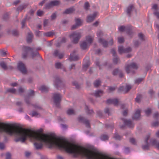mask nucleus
Returning <instances> with one entry per match:
<instances>
[{
  "label": "nucleus",
  "instance_id": "nucleus-1",
  "mask_svg": "<svg viewBox=\"0 0 159 159\" xmlns=\"http://www.w3.org/2000/svg\"><path fill=\"white\" fill-rule=\"evenodd\" d=\"M5 132L10 135H14L15 141L24 143L27 138L38 141L34 143L36 150L42 148L43 143L51 146H55L78 156L86 157V159H100V152L97 150H90L78 144L71 143L67 140L57 137L52 134H41L30 129H24L14 124L0 123V132Z\"/></svg>",
  "mask_w": 159,
  "mask_h": 159
},
{
  "label": "nucleus",
  "instance_id": "nucleus-2",
  "mask_svg": "<svg viewBox=\"0 0 159 159\" xmlns=\"http://www.w3.org/2000/svg\"><path fill=\"white\" fill-rule=\"evenodd\" d=\"M34 49L29 47L24 46L23 48L22 57L25 58L29 54V52H31V56L32 58H34L37 56H39V54L37 51L33 52Z\"/></svg>",
  "mask_w": 159,
  "mask_h": 159
},
{
  "label": "nucleus",
  "instance_id": "nucleus-3",
  "mask_svg": "<svg viewBox=\"0 0 159 159\" xmlns=\"http://www.w3.org/2000/svg\"><path fill=\"white\" fill-rule=\"evenodd\" d=\"M138 65L136 63L133 62L129 65H126L125 67V70L127 73L133 74L135 72V70L138 69Z\"/></svg>",
  "mask_w": 159,
  "mask_h": 159
},
{
  "label": "nucleus",
  "instance_id": "nucleus-4",
  "mask_svg": "<svg viewBox=\"0 0 159 159\" xmlns=\"http://www.w3.org/2000/svg\"><path fill=\"white\" fill-rule=\"evenodd\" d=\"M62 96L59 93H55L53 96V99L54 104L57 107H60V103L61 101Z\"/></svg>",
  "mask_w": 159,
  "mask_h": 159
},
{
  "label": "nucleus",
  "instance_id": "nucleus-5",
  "mask_svg": "<svg viewBox=\"0 0 159 159\" xmlns=\"http://www.w3.org/2000/svg\"><path fill=\"white\" fill-rule=\"evenodd\" d=\"M81 36V33L77 32H74L70 35V38L73 39V42L74 43H78Z\"/></svg>",
  "mask_w": 159,
  "mask_h": 159
},
{
  "label": "nucleus",
  "instance_id": "nucleus-6",
  "mask_svg": "<svg viewBox=\"0 0 159 159\" xmlns=\"http://www.w3.org/2000/svg\"><path fill=\"white\" fill-rule=\"evenodd\" d=\"M124 125H121L120 127L121 128H124L125 126H128L129 128H133L134 126V124L132 121L130 120H127L125 119H122Z\"/></svg>",
  "mask_w": 159,
  "mask_h": 159
},
{
  "label": "nucleus",
  "instance_id": "nucleus-7",
  "mask_svg": "<svg viewBox=\"0 0 159 159\" xmlns=\"http://www.w3.org/2000/svg\"><path fill=\"white\" fill-rule=\"evenodd\" d=\"M118 29L121 32H122L125 31L127 34L129 35H131L132 33L131 27L129 26H121L119 27Z\"/></svg>",
  "mask_w": 159,
  "mask_h": 159
},
{
  "label": "nucleus",
  "instance_id": "nucleus-8",
  "mask_svg": "<svg viewBox=\"0 0 159 159\" xmlns=\"http://www.w3.org/2000/svg\"><path fill=\"white\" fill-rule=\"evenodd\" d=\"M17 68L23 74L26 73V69L25 65L22 61H19L18 64Z\"/></svg>",
  "mask_w": 159,
  "mask_h": 159
},
{
  "label": "nucleus",
  "instance_id": "nucleus-9",
  "mask_svg": "<svg viewBox=\"0 0 159 159\" xmlns=\"http://www.w3.org/2000/svg\"><path fill=\"white\" fill-rule=\"evenodd\" d=\"M132 88V86L129 84H126L125 86L120 87L118 89V92H123L125 93L128 92Z\"/></svg>",
  "mask_w": 159,
  "mask_h": 159
},
{
  "label": "nucleus",
  "instance_id": "nucleus-10",
  "mask_svg": "<svg viewBox=\"0 0 159 159\" xmlns=\"http://www.w3.org/2000/svg\"><path fill=\"white\" fill-rule=\"evenodd\" d=\"M150 134L147 135L144 140L145 144L143 145L142 148L144 150H148L149 149V144L148 142V141L150 137Z\"/></svg>",
  "mask_w": 159,
  "mask_h": 159
},
{
  "label": "nucleus",
  "instance_id": "nucleus-11",
  "mask_svg": "<svg viewBox=\"0 0 159 159\" xmlns=\"http://www.w3.org/2000/svg\"><path fill=\"white\" fill-rule=\"evenodd\" d=\"M75 25H73L72 27V30H75L82 25V21L79 18L75 19Z\"/></svg>",
  "mask_w": 159,
  "mask_h": 159
},
{
  "label": "nucleus",
  "instance_id": "nucleus-12",
  "mask_svg": "<svg viewBox=\"0 0 159 159\" xmlns=\"http://www.w3.org/2000/svg\"><path fill=\"white\" fill-rule=\"evenodd\" d=\"M111 53L112 54L113 57V62L115 64L117 63L119 61V58L116 56L115 50L114 49H112L111 50Z\"/></svg>",
  "mask_w": 159,
  "mask_h": 159
},
{
  "label": "nucleus",
  "instance_id": "nucleus-13",
  "mask_svg": "<svg viewBox=\"0 0 159 159\" xmlns=\"http://www.w3.org/2000/svg\"><path fill=\"white\" fill-rule=\"evenodd\" d=\"M135 8L133 5H130L127 8L126 12L129 16H130L132 12L134 11Z\"/></svg>",
  "mask_w": 159,
  "mask_h": 159
},
{
  "label": "nucleus",
  "instance_id": "nucleus-14",
  "mask_svg": "<svg viewBox=\"0 0 159 159\" xmlns=\"http://www.w3.org/2000/svg\"><path fill=\"white\" fill-rule=\"evenodd\" d=\"M34 91L32 90H30L29 92L28 95V96L26 97L25 98V102L28 105L30 104V96H32L34 95Z\"/></svg>",
  "mask_w": 159,
  "mask_h": 159
},
{
  "label": "nucleus",
  "instance_id": "nucleus-15",
  "mask_svg": "<svg viewBox=\"0 0 159 159\" xmlns=\"http://www.w3.org/2000/svg\"><path fill=\"white\" fill-rule=\"evenodd\" d=\"M97 14V12H96L92 15H89L87 17V21L88 22H92L94 20Z\"/></svg>",
  "mask_w": 159,
  "mask_h": 159
},
{
  "label": "nucleus",
  "instance_id": "nucleus-16",
  "mask_svg": "<svg viewBox=\"0 0 159 159\" xmlns=\"http://www.w3.org/2000/svg\"><path fill=\"white\" fill-rule=\"evenodd\" d=\"M79 120L81 121L84 123L86 126L88 128L90 127V123L88 120L85 119L82 116H80L79 118Z\"/></svg>",
  "mask_w": 159,
  "mask_h": 159
},
{
  "label": "nucleus",
  "instance_id": "nucleus-17",
  "mask_svg": "<svg viewBox=\"0 0 159 159\" xmlns=\"http://www.w3.org/2000/svg\"><path fill=\"white\" fill-rule=\"evenodd\" d=\"M118 102V100L116 98L109 99L107 101V104H113L115 106H117Z\"/></svg>",
  "mask_w": 159,
  "mask_h": 159
},
{
  "label": "nucleus",
  "instance_id": "nucleus-18",
  "mask_svg": "<svg viewBox=\"0 0 159 159\" xmlns=\"http://www.w3.org/2000/svg\"><path fill=\"white\" fill-rule=\"evenodd\" d=\"M75 51H74L73 53L70 54V56L69 58L70 61H76L78 60V57L77 55H75Z\"/></svg>",
  "mask_w": 159,
  "mask_h": 159
},
{
  "label": "nucleus",
  "instance_id": "nucleus-19",
  "mask_svg": "<svg viewBox=\"0 0 159 159\" xmlns=\"http://www.w3.org/2000/svg\"><path fill=\"white\" fill-rule=\"evenodd\" d=\"M152 8L155 10L154 12V14L156 16L157 18L159 19V7L157 8V4L154 5Z\"/></svg>",
  "mask_w": 159,
  "mask_h": 159
},
{
  "label": "nucleus",
  "instance_id": "nucleus-20",
  "mask_svg": "<svg viewBox=\"0 0 159 159\" xmlns=\"http://www.w3.org/2000/svg\"><path fill=\"white\" fill-rule=\"evenodd\" d=\"M61 81L59 77H56L55 78L54 84L56 87H59L61 84Z\"/></svg>",
  "mask_w": 159,
  "mask_h": 159
},
{
  "label": "nucleus",
  "instance_id": "nucleus-21",
  "mask_svg": "<svg viewBox=\"0 0 159 159\" xmlns=\"http://www.w3.org/2000/svg\"><path fill=\"white\" fill-rule=\"evenodd\" d=\"M89 45L87 42L85 41L82 42L80 44V47L83 49H85L89 47Z\"/></svg>",
  "mask_w": 159,
  "mask_h": 159
},
{
  "label": "nucleus",
  "instance_id": "nucleus-22",
  "mask_svg": "<svg viewBox=\"0 0 159 159\" xmlns=\"http://www.w3.org/2000/svg\"><path fill=\"white\" fill-rule=\"evenodd\" d=\"M140 110L139 109L137 110L134 114L132 118L133 119H138L140 117Z\"/></svg>",
  "mask_w": 159,
  "mask_h": 159
},
{
  "label": "nucleus",
  "instance_id": "nucleus-23",
  "mask_svg": "<svg viewBox=\"0 0 159 159\" xmlns=\"http://www.w3.org/2000/svg\"><path fill=\"white\" fill-rule=\"evenodd\" d=\"M93 37L94 36L88 35L86 37L85 41L87 42L89 45H90L93 42Z\"/></svg>",
  "mask_w": 159,
  "mask_h": 159
},
{
  "label": "nucleus",
  "instance_id": "nucleus-24",
  "mask_svg": "<svg viewBox=\"0 0 159 159\" xmlns=\"http://www.w3.org/2000/svg\"><path fill=\"white\" fill-rule=\"evenodd\" d=\"M75 11L74 7H71L66 10L63 12L64 14H69L72 13Z\"/></svg>",
  "mask_w": 159,
  "mask_h": 159
},
{
  "label": "nucleus",
  "instance_id": "nucleus-25",
  "mask_svg": "<svg viewBox=\"0 0 159 159\" xmlns=\"http://www.w3.org/2000/svg\"><path fill=\"white\" fill-rule=\"evenodd\" d=\"M103 94V92L101 90H98L96 91L94 93V95L96 97H99L102 96Z\"/></svg>",
  "mask_w": 159,
  "mask_h": 159
},
{
  "label": "nucleus",
  "instance_id": "nucleus-26",
  "mask_svg": "<svg viewBox=\"0 0 159 159\" xmlns=\"http://www.w3.org/2000/svg\"><path fill=\"white\" fill-rule=\"evenodd\" d=\"M152 144L155 146L157 149H159V141L153 139L151 140Z\"/></svg>",
  "mask_w": 159,
  "mask_h": 159
},
{
  "label": "nucleus",
  "instance_id": "nucleus-27",
  "mask_svg": "<svg viewBox=\"0 0 159 159\" xmlns=\"http://www.w3.org/2000/svg\"><path fill=\"white\" fill-rule=\"evenodd\" d=\"M99 42L101 43L104 47H107L108 45L107 42L104 39L100 38L99 39Z\"/></svg>",
  "mask_w": 159,
  "mask_h": 159
},
{
  "label": "nucleus",
  "instance_id": "nucleus-28",
  "mask_svg": "<svg viewBox=\"0 0 159 159\" xmlns=\"http://www.w3.org/2000/svg\"><path fill=\"white\" fill-rule=\"evenodd\" d=\"M33 37V34L31 32L28 33L27 38V41L28 43H30Z\"/></svg>",
  "mask_w": 159,
  "mask_h": 159
},
{
  "label": "nucleus",
  "instance_id": "nucleus-29",
  "mask_svg": "<svg viewBox=\"0 0 159 159\" xmlns=\"http://www.w3.org/2000/svg\"><path fill=\"white\" fill-rule=\"evenodd\" d=\"M39 89L43 92H46L48 91L49 88L46 86L43 85L39 88Z\"/></svg>",
  "mask_w": 159,
  "mask_h": 159
},
{
  "label": "nucleus",
  "instance_id": "nucleus-30",
  "mask_svg": "<svg viewBox=\"0 0 159 159\" xmlns=\"http://www.w3.org/2000/svg\"><path fill=\"white\" fill-rule=\"evenodd\" d=\"M85 110L88 114L91 115L94 113L93 110L92 109H90V108L87 105L85 106Z\"/></svg>",
  "mask_w": 159,
  "mask_h": 159
},
{
  "label": "nucleus",
  "instance_id": "nucleus-31",
  "mask_svg": "<svg viewBox=\"0 0 159 159\" xmlns=\"http://www.w3.org/2000/svg\"><path fill=\"white\" fill-rule=\"evenodd\" d=\"M90 66V62L89 60H88L86 62H84V64L83 65V70L85 71Z\"/></svg>",
  "mask_w": 159,
  "mask_h": 159
},
{
  "label": "nucleus",
  "instance_id": "nucleus-32",
  "mask_svg": "<svg viewBox=\"0 0 159 159\" xmlns=\"http://www.w3.org/2000/svg\"><path fill=\"white\" fill-rule=\"evenodd\" d=\"M27 6V4H23L19 6L17 9L18 11H21L23 9L25 8Z\"/></svg>",
  "mask_w": 159,
  "mask_h": 159
},
{
  "label": "nucleus",
  "instance_id": "nucleus-33",
  "mask_svg": "<svg viewBox=\"0 0 159 159\" xmlns=\"http://www.w3.org/2000/svg\"><path fill=\"white\" fill-rule=\"evenodd\" d=\"M101 81L99 80H95L93 83L94 86L95 87H98L101 84Z\"/></svg>",
  "mask_w": 159,
  "mask_h": 159
},
{
  "label": "nucleus",
  "instance_id": "nucleus-34",
  "mask_svg": "<svg viewBox=\"0 0 159 159\" xmlns=\"http://www.w3.org/2000/svg\"><path fill=\"white\" fill-rule=\"evenodd\" d=\"M67 113L68 115H73L75 114V111L72 109H69L67 111Z\"/></svg>",
  "mask_w": 159,
  "mask_h": 159
},
{
  "label": "nucleus",
  "instance_id": "nucleus-35",
  "mask_svg": "<svg viewBox=\"0 0 159 159\" xmlns=\"http://www.w3.org/2000/svg\"><path fill=\"white\" fill-rule=\"evenodd\" d=\"M113 138L116 140H120L122 137V136L120 135L117 133H116L114 134Z\"/></svg>",
  "mask_w": 159,
  "mask_h": 159
},
{
  "label": "nucleus",
  "instance_id": "nucleus-36",
  "mask_svg": "<svg viewBox=\"0 0 159 159\" xmlns=\"http://www.w3.org/2000/svg\"><path fill=\"white\" fill-rule=\"evenodd\" d=\"M118 52L120 54L125 53V48L123 46H119L118 47Z\"/></svg>",
  "mask_w": 159,
  "mask_h": 159
},
{
  "label": "nucleus",
  "instance_id": "nucleus-37",
  "mask_svg": "<svg viewBox=\"0 0 159 159\" xmlns=\"http://www.w3.org/2000/svg\"><path fill=\"white\" fill-rule=\"evenodd\" d=\"M53 7L59 5L60 2L57 0H54L51 1Z\"/></svg>",
  "mask_w": 159,
  "mask_h": 159
},
{
  "label": "nucleus",
  "instance_id": "nucleus-38",
  "mask_svg": "<svg viewBox=\"0 0 159 159\" xmlns=\"http://www.w3.org/2000/svg\"><path fill=\"white\" fill-rule=\"evenodd\" d=\"M54 34V33L53 31H50L49 32H46L44 33V35L47 37H50L53 35Z\"/></svg>",
  "mask_w": 159,
  "mask_h": 159
},
{
  "label": "nucleus",
  "instance_id": "nucleus-39",
  "mask_svg": "<svg viewBox=\"0 0 159 159\" xmlns=\"http://www.w3.org/2000/svg\"><path fill=\"white\" fill-rule=\"evenodd\" d=\"M0 66L4 70H6L7 68L6 64L4 62L2 61L0 63Z\"/></svg>",
  "mask_w": 159,
  "mask_h": 159
},
{
  "label": "nucleus",
  "instance_id": "nucleus-40",
  "mask_svg": "<svg viewBox=\"0 0 159 159\" xmlns=\"http://www.w3.org/2000/svg\"><path fill=\"white\" fill-rule=\"evenodd\" d=\"M108 136L107 135L103 134L100 137L101 139L102 140H106L108 139Z\"/></svg>",
  "mask_w": 159,
  "mask_h": 159
},
{
  "label": "nucleus",
  "instance_id": "nucleus-41",
  "mask_svg": "<svg viewBox=\"0 0 159 159\" xmlns=\"http://www.w3.org/2000/svg\"><path fill=\"white\" fill-rule=\"evenodd\" d=\"M138 37L139 39L142 41H143L144 40V36L143 34L142 33H139L138 34Z\"/></svg>",
  "mask_w": 159,
  "mask_h": 159
},
{
  "label": "nucleus",
  "instance_id": "nucleus-42",
  "mask_svg": "<svg viewBox=\"0 0 159 159\" xmlns=\"http://www.w3.org/2000/svg\"><path fill=\"white\" fill-rule=\"evenodd\" d=\"M73 84L75 87V88L77 89H80V85L78 84L77 82H73Z\"/></svg>",
  "mask_w": 159,
  "mask_h": 159
},
{
  "label": "nucleus",
  "instance_id": "nucleus-43",
  "mask_svg": "<svg viewBox=\"0 0 159 159\" xmlns=\"http://www.w3.org/2000/svg\"><path fill=\"white\" fill-rule=\"evenodd\" d=\"M7 91L13 93H16V90L14 88L9 89L7 90Z\"/></svg>",
  "mask_w": 159,
  "mask_h": 159
},
{
  "label": "nucleus",
  "instance_id": "nucleus-44",
  "mask_svg": "<svg viewBox=\"0 0 159 159\" xmlns=\"http://www.w3.org/2000/svg\"><path fill=\"white\" fill-rule=\"evenodd\" d=\"M120 70L119 69H116L113 70L112 72V74L114 75H116L118 74L119 73V71H120Z\"/></svg>",
  "mask_w": 159,
  "mask_h": 159
},
{
  "label": "nucleus",
  "instance_id": "nucleus-45",
  "mask_svg": "<svg viewBox=\"0 0 159 159\" xmlns=\"http://www.w3.org/2000/svg\"><path fill=\"white\" fill-rule=\"evenodd\" d=\"M143 80V78H139L136 79L135 81V84H139Z\"/></svg>",
  "mask_w": 159,
  "mask_h": 159
},
{
  "label": "nucleus",
  "instance_id": "nucleus-46",
  "mask_svg": "<svg viewBox=\"0 0 159 159\" xmlns=\"http://www.w3.org/2000/svg\"><path fill=\"white\" fill-rule=\"evenodd\" d=\"M62 66V64L60 62H57L55 63V67L57 69L61 68Z\"/></svg>",
  "mask_w": 159,
  "mask_h": 159
},
{
  "label": "nucleus",
  "instance_id": "nucleus-47",
  "mask_svg": "<svg viewBox=\"0 0 159 159\" xmlns=\"http://www.w3.org/2000/svg\"><path fill=\"white\" fill-rule=\"evenodd\" d=\"M134 45L136 47H138L141 43L138 40H135L134 42Z\"/></svg>",
  "mask_w": 159,
  "mask_h": 159
},
{
  "label": "nucleus",
  "instance_id": "nucleus-48",
  "mask_svg": "<svg viewBox=\"0 0 159 159\" xmlns=\"http://www.w3.org/2000/svg\"><path fill=\"white\" fill-rule=\"evenodd\" d=\"M52 7H53V6L51 2L49 3H47L45 5L46 8L47 9H49Z\"/></svg>",
  "mask_w": 159,
  "mask_h": 159
},
{
  "label": "nucleus",
  "instance_id": "nucleus-49",
  "mask_svg": "<svg viewBox=\"0 0 159 159\" xmlns=\"http://www.w3.org/2000/svg\"><path fill=\"white\" fill-rule=\"evenodd\" d=\"M89 5L88 2H86L85 3L84 7L85 9L86 10H87L89 9Z\"/></svg>",
  "mask_w": 159,
  "mask_h": 159
},
{
  "label": "nucleus",
  "instance_id": "nucleus-50",
  "mask_svg": "<svg viewBox=\"0 0 159 159\" xmlns=\"http://www.w3.org/2000/svg\"><path fill=\"white\" fill-rule=\"evenodd\" d=\"M129 141L131 143L133 144H135L136 141L135 139L133 138H131L129 139Z\"/></svg>",
  "mask_w": 159,
  "mask_h": 159
},
{
  "label": "nucleus",
  "instance_id": "nucleus-51",
  "mask_svg": "<svg viewBox=\"0 0 159 159\" xmlns=\"http://www.w3.org/2000/svg\"><path fill=\"white\" fill-rule=\"evenodd\" d=\"M124 42V39L122 37H120L118 38V42L119 43H121Z\"/></svg>",
  "mask_w": 159,
  "mask_h": 159
},
{
  "label": "nucleus",
  "instance_id": "nucleus-52",
  "mask_svg": "<svg viewBox=\"0 0 159 159\" xmlns=\"http://www.w3.org/2000/svg\"><path fill=\"white\" fill-rule=\"evenodd\" d=\"M57 17V13L56 12L53 13L51 16V19L52 20H54Z\"/></svg>",
  "mask_w": 159,
  "mask_h": 159
},
{
  "label": "nucleus",
  "instance_id": "nucleus-53",
  "mask_svg": "<svg viewBox=\"0 0 159 159\" xmlns=\"http://www.w3.org/2000/svg\"><path fill=\"white\" fill-rule=\"evenodd\" d=\"M95 63H96V66H98L99 69H101V66L102 65H99V60L98 59H97V60L95 62Z\"/></svg>",
  "mask_w": 159,
  "mask_h": 159
},
{
  "label": "nucleus",
  "instance_id": "nucleus-54",
  "mask_svg": "<svg viewBox=\"0 0 159 159\" xmlns=\"http://www.w3.org/2000/svg\"><path fill=\"white\" fill-rule=\"evenodd\" d=\"M26 18H24L21 21V23L22 25L21 27L23 28L25 26V24L26 22Z\"/></svg>",
  "mask_w": 159,
  "mask_h": 159
},
{
  "label": "nucleus",
  "instance_id": "nucleus-55",
  "mask_svg": "<svg viewBox=\"0 0 159 159\" xmlns=\"http://www.w3.org/2000/svg\"><path fill=\"white\" fill-rule=\"evenodd\" d=\"M145 112L147 116H148L151 113V110L149 108H148L145 110Z\"/></svg>",
  "mask_w": 159,
  "mask_h": 159
},
{
  "label": "nucleus",
  "instance_id": "nucleus-56",
  "mask_svg": "<svg viewBox=\"0 0 159 159\" xmlns=\"http://www.w3.org/2000/svg\"><path fill=\"white\" fill-rule=\"evenodd\" d=\"M97 35L98 37H101L103 35V32L100 30L98 31L97 33Z\"/></svg>",
  "mask_w": 159,
  "mask_h": 159
},
{
  "label": "nucleus",
  "instance_id": "nucleus-57",
  "mask_svg": "<svg viewBox=\"0 0 159 159\" xmlns=\"http://www.w3.org/2000/svg\"><path fill=\"white\" fill-rule=\"evenodd\" d=\"M43 14V12L42 11L38 10L37 11V14L38 16H41Z\"/></svg>",
  "mask_w": 159,
  "mask_h": 159
},
{
  "label": "nucleus",
  "instance_id": "nucleus-58",
  "mask_svg": "<svg viewBox=\"0 0 159 159\" xmlns=\"http://www.w3.org/2000/svg\"><path fill=\"white\" fill-rule=\"evenodd\" d=\"M132 51L131 48L130 47H128L125 49V53H128L131 52Z\"/></svg>",
  "mask_w": 159,
  "mask_h": 159
},
{
  "label": "nucleus",
  "instance_id": "nucleus-59",
  "mask_svg": "<svg viewBox=\"0 0 159 159\" xmlns=\"http://www.w3.org/2000/svg\"><path fill=\"white\" fill-rule=\"evenodd\" d=\"M12 34L15 36H17L18 34V32L17 30H15L12 31Z\"/></svg>",
  "mask_w": 159,
  "mask_h": 159
},
{
  "label": "nucleus",
  "instance_id": "nucleus-60",
  "mask_svg": "<svg viewBox=\"0 0 159 159\" xmlns=\"http://www.w3.org/2000/svg\"><path fill=\"white\" fill-rule=\"evenodd\" d=\"M35 33L37 37H39L41 35V32L38 30L35 31Z\"/></svg>",
  "mask_w": 159,
  "mask_h": 159
},
{
  "label": "nucleus",
  "instance_id": "nucleus-61",
  "mask_svg": "<svg viewBox=\"0 0 159 159\" xmlns=\"http://www.w3.org/2000/svg\"><path fill=\"white\" fill-rule=\"evenodd\" d=\"M11 154L9 152H7L6 154V159H11Z\"/></svg>",
  "mask_w": 159,
  "mask_h": 159
},
{
  "label": "nucleus",
  "instance_id": "nucleus-62",
  "mask_svg": "<svg viewBox=\"0 0 159 159\" xmlns=\"http://www.w3.org/2000/svg\"><path fill=\"white\" fill-rule=\"evenodd\" d=\"M9 18V15L7 13L5 14L3 16V19L5 20H7Z\"/></svg>",
  "mask_w": 159,
  "mask_h": 159
},
{
  "label": "nucleus",
  "instance_id": "nucleus-63",
  "mask_svg": "<svg viewBox=\"0 0 159 159\" xmlns=\"http://www.w3.org/2000/svg\"><path fill=\"white\" fill-rule=\"evenodd\" d=\"M141 98V95H138L135 98V101L136 102H139Z\"/></svg>",
  "mask_w": 159,
  "mask_h": 159
},
{
  "label": "nucleus",
  "instance_id": "nucleus-64",
  "mask_svg": "<svg viewBox=\"0 0 159 159\" xmlns=\"http://www.w3.org/2000/svg\"><path fill=\"white\" fill-rule=\"evenodd\" d=\"M159 125V122L158 121L153 122L152 124V125L153 126H158Z\"/></svg>",
  "mask_w": 159,
  "mask_h": 159
}]
</instances>
